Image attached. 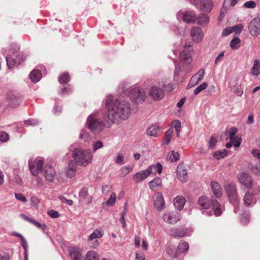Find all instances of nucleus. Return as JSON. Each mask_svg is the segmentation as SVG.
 <instances>
[{
  "label": "nucleus",
  "instance_id": "f257e3e1",
  "mask_svg": "<svg viewBox=\"0 0 260 260\" xmlns=\"http://www.w3.org/2000/svg\"><path fill=\"white\" fill-rule=\"evenodd\" d=\"M107 114L104 119L107 121L114 122L117 118L127 119L131 113L129 104L125 100L119 101L115 97L109 95L106 100Z\"/></svg>",
  "mask_w": 260,
  "mask_h": 260
},
{
  "label": "nucleus",
  "instance_id": "f03ea898",
  "mask_svg": "<svg viewBox=\"0 0 260 260\" xmlns=\"http://www.w3.org/2000/svg\"><path fill=\"white\" fill-rule=\"evenodd\" d=\"M92 154L89 150H83L81 149H75L73 152V157L77 164L86 166L90 163L92 158Z\"/></svg>",
  "mask_w": 260,
  "mask_h": 260
},
{
  "label": "nucleus",
  "instance_id": "7ed1b4c3",
  "mask_svg": "<svg viewBox=\"0 0 260 260\" xmlns=\"http://www.w3.org/2000/svg\"><path fill=\"white\" fill-rule=\"evenodd\" d=\"M224 187L230 202L234 206L237 205L239 202V199L236 184L233 182L227 183Z\"/></svg>",
  "mask_w": 260,
  "mask_h": 260
},
{
  "label": "nucleus",
  "instance_id": "20e7f679",
  "mask_svg": "<svg viewBox=\"0 0 260 260\" xmlns=\"http://www.w3.org/2000/svg\"><path fill=\"white\" fill-rule=\"evenodd\" d=\"M22 102V98L13 93H8L6 94L4 104L5 109H14L17 108Z\"/></svg>",
  "mask_w": 260,
  "mask_h": 260
},
{
  "label": "nucleus",
  "instance_id": "39448f33",
  "mask_svg": "<svg viewBox=\"0 0 260 260\" xmlns=\"http://www.w3.org/2000/svg\"><path fill=\"white\" fill-rule=\"evenodd\" d=\"M191 50L189 46H185L184 49L180 53V59L183 64H186V72H190L191 68L189 64L192 62V59L191 55Z\"/></svg>",
  "mask_w": 260,
  "mask_h": 260
},
{
  "label": "nucleus",
  "instance_id": "423d86ee",
  "mask_svg": "<svg viewBox=\"0 0 260 260\" xmlns=\"http://www.w3.org/2000/svg\"><path fill=\"white\" fill-rule=\"evenodd\" d=\"M129 96L135 103L143 102L146 98L144 90L139 87L132 88L129 92Z\"/></svg>",
  "mask_w": 260,
  "mask_h": 260
},
{
  "label": "nucleus",
  "instance_id": "0eeeda50",
  "mask_svg": "<svg viewBox=\"0 0 260 260\" xmlns=\"http://www.w3.org/2000/svg\"><path fill=\"white\" fill-rule=\"evenodd\" d=\"M43 164L44 161L41 158L29 161V169L32 175L37 176L42 171Z\"/></svg>",
  "mask_w": 260,
  "mask_h": 260
},
{
  "label": "nucleus",
  "instance_id": "6e6552de",
  "mask_svg": "<svg viewBox=\"0 0 260 260\" xmlns=\"http://www.w3.org/2000/svg\"><path fill=\"white\" fill-rule=\"evenodd\" d=\"M181 214L179 212L174 210L172 211H167L163 215L164 220L170 224H174L180 220Z\"/></svg>",
  "mask_w": 260,
  "mask_h": 260
},
{
  "label": "nucleus",
  "instance_id": "1a4fd4ad",
  "mask_svg": "<svg viewBox=\"0 0 260 260\" xmlns=\"http://www.w3.org/2000/svg\"><path fill=\"white\" fill-rule=\"evenodd\" d=\"M238 182L247 188H251L254 185L253 180L246 173L241 172L237 175Z\"/></svg>",
  "mask_w": 260,
  "mask_h": 260
},
{
  "label": "nucleus",
  "instance_id": "9d476101",
  "mask_svg": "<svg viewBox=\"0 0 260 260\" xmlns=\"http://www.w3.org/2000/svg\"><path fill=\"white\" fill-rule=\"evenodd\" d=\"M104 234V232L103 230L96 229L88 236V241L92 242L91 245L92 248H96L99 246V243L96 239L101 238L103 236Z\"/></svg>",
  "mask_w": 260,
  "mask_h": 260
},
{
  "label": "nucleus",
  "instance_id": "9b49d317",
  "mask_svg": "<svg viewBox=\"0 0 260 260\" xmlns=\"http://www.w3.org/2000/svg\"><path fill=\"white\" fill-rule=\"evenodd\" d=\"M248 28L250 34L253 36L260 34V23L258 18H254L249 24Z\"/></svg>",
  "mask_w": 260,
  "mask_h": 260
},
{
  "label": "nucleus",
  "instance_id": "f8f14e48",
  "mask_svg": "<svg viewBox=\"0 0 260 260\" xmlns=\"http://www.w3.org/2000/svg\"><path fill=\"white\" fill-rule=\"evenodd\" d=\"M87 125L91 131H95L101 129L102 123L93 116L90 115L87 119Z\"/></svg>",
  "mask_w": 260,
  "mask_h": 260
},
{
  "label": "nucleus",
  "instance_id": "ddd939ff",
  "mask_svg": "<svg viewBox=\"0 0 260 260\" xmlns=\"http://www.w3.org/2000/svg\"><path fill=\"white\" fill-rule=\"evenodd\" d=\"M150 95L156 100H159L164 96V90L159 86H153L149 90Z\"/></svg>",
  "mask_w": 260,
  "mask_h": 260
},
{
  "label": "nucleus",
  "instance_id": "4468645a",
  "mask_svg": "<svg viewBox=\"0 0 260 260\" xmlns=\"http://www.w3.org/2000/svg\"><path fill=\"white\" fill-rule=\"evenodd\" d=\"M44 176L47 181L52 182L55 178L56 172L51 166L46 165L44 169Z\"/></svg>",
  "mask_w": 260,
  "mask_h": 260
},
{
  "label": "nucleus",
  "instance_id": "2eb2a0df",
  "mask_svg": "<svg viewBox=\"0 0 260 260\" xmlns=\"http://www.w3.org/2000/svg\"><path fill=\"white\" fill-rule=\"evenodd\" d=\"M151 174V169L147 168L145 170L140 171L136 173L133 177V180L139 183L146 179Z\"/></svg>",
  "mask_w": 260,
  "mask_h": 260
},
{
  "label": "nucleus",
  "instance_id": "dca6fc26",
  "mask_svg": "<svg viewBox=\"0 0 260 260\" xmlns=\"http://www.w3.org/2000/svg\"><path fill=\"white\" fill-rule=\"evenodd\" d=\"M201 11L205 13H210L213 7V3L210 0H202L200 4H197Z\"/></svg>",
  "mask_w": 260,
  "mask_h": 260
},
{
  "label": "nucleus",
  "instance_id": "f3484780",
  "mask_svg": "<svg viewBox=\"0 0 260 260\" xmlns=\"http://www.w3.org/2000/svg\"><path fill=\"white\" fill-rule=\"evenodd\" d=\"M191 37L194 42L196 43L201 42L204 37L202 29L198 27H193L191 30Z\"/></svg>",
  "mask_w": 260,
  "mask_h": 260
},
{
  "label": "nucleus",
  "instance_id": "a211bd4d",
  "mask_svg": "<svg viewBox=\"0 0 260 260\" xmlns=\"http://www.w3.org/2000/svg\"><path fill=\"white\" fill-rule=\"evenodd\" d=\"M177 177L182 182H185L188 180L187 171L182 165H179L177 167Z\"/></svg>",
  "mask_w": 260,
  "mask_h": 260
},
{
  "label": "nucleus",
  "instance_id": "6ab92c4d",
  "mask_svg": "<svg viewBox=\"0 0 260 260\" xmlns=\"http://www.w3.org/2000/svg\"><path fill=\"white\" fill-rule=\"evenodd\" d=\"M154 206L158 211H161L165 207V201L160 192H157L155 194Z\"/></svg>",
  "mask_w": 260,
  "mask_h": 260
},
{
  "label": "nucleus",
  "instance_id": "aec40b11",
  "mask_svg": "<svg viewBox=\"0 0 260 260\" xmlns=\"http://www.w3.org/2000/svg\"><path fill=\"white\" fill-rule=\"evenodd\" d=\"M70 255L72 260H81L82 250L77 247H71L69 249Z\"/></svg>",
  "mask_w": 260,
  "mask_h": 260
},
{
  "label": "nucleus",
  "instance_id": "412c9836",
  "mask_svg": "<svg viewBox=\"0 0 260 260\" xmlns=\"http://www.w3.org/2000/svg\"><path fill=\"white\" fill-rule=\"evenodd\" d=\"M210 185L214 196L217 198H220L222 195V190L219 183L213 181H211Z\"/></svg>",
  "mask_w": 260,
  "mask_h": 260
},
{
  "label": "nucleus",
  "instance_id": "4be33fe9",
  "mask_svg": "<svg viewBox=\"0 0 260 260\" xmlns=\"http://www.w3.org/2000/svg\"><path fill=\"white\" fill-rule=\"evenodd\" d=\"M231 89L238 96H241L243 93L241 83L238 80H236L232 83Z\"/></svg>",
  "mask_w": 260,
  "mask_h": 260
},
{
  "label": "nucleus",
  "instance_id": "5701e85b",
  "mask_svg": "<svg viewBox=\"0 0 260 260\" xmlns=\"http://www.w3.org/2000/svg\"><path fill=\"white\" fill-rule=\"evenodd\" d=\"M205 74V70L201 69L197 74L193 75L190 79L189 84L192 86L195 85L199 81L203 79Z\"/></svg>",
  "mask_w": 260,
  "mask_h": 260
},
{
  "label": "nucleus",
  "instance_id": "b1692460",
  "mask_svg": "<svg viewBox=\"0 0 260 260\" xmlns=\"http://www.w3.org/2000/svg\"><path fill=\"white\" fill-rule=\"evenodd\" d=\"M211 201L206 196H202L199 198L198 205L201 209H208L210 207Z\"/></svg>",
  "mask_w": 260,
  "mask_h": 260
},
{
  "label": "nucleus",
  "instance_id": "393cba45",
  "mask_svg": "<svg viewBox=\"0 0 260 260\" xmlns=\"http://www.w3.org/2000/svg\"><path fill=\"white\" fill-rule=\"evenodd\" d=\"M79 197L81 201L86 204H89L92 202V198L88 194L87 189L83 188L80 191Z\"/></svg>",
  "mask_w": 260,
  "mask_h": 260
},
{
  "label": "nucleus",
  "instance_id": "a878e982",
  "mask_svg": "<svg viewBox=\"0 0 260 260\" xmlns=\"http://www.w3.org/2000/svg\"><path fill=\"white\" fill-rule=\"evenodd\" d=\"M149 186L153 191L158 190L162 186V180L160 178H155L149 182Z\"/></svg>",
  "mask_w": 260,
  "mask_h": 260
},
{
  "label": "nucleus",
  "instance_id": "bb28decb",
  "mask_svg": "<svg viewBox=\"0 0 260 260\" xmlns=\"http://www.w3.org/2000/svg\"><path fill=\"white\" fill-rule=\"evenodd\" d=\"M160 127L155 124L149 127L147 129V134L148 135L152 137H157L160 133Z\"/></svg>",
  "mask_w": 260,
  "mask_h": 260
},
{
  "label": "nucleus",
  "instance_id": "cd10ccee",
  "mask_svg": "<svg viewBox=\"0 0 260 260\" xmlns=\"http://www.w3.org/2000/svg\"><path fill=\"white\" fill-rule=\"evenodd\" d=\"M185 202V198L181 196H177L174 200V206L179 210H181L183 208Z\"/></svg>",
  "mask_w": 260,
  "mask_h": 260
},
{
  "label": "nucleus",
  "instance_id": "c85d7f7f",
  "mask_svg": "<svg viewBox=\"0 0 260 260\" xmlns=\"http://www.w3.org/2000/svg\"><path fill=\"white\" fill-rule=\"evenodd\" d=\"M211 203L212 205L215 215L216 216H220L222 214V211L219 203L215 199H211Z\"/></svg>",
  "mask_w": 260,
  "mask_h": 260
},
{
  "label": "nucleus",
  "instance_id": "c756f323",
  "mask_svg": "<svg viewBox=\"0 0 260 260\" xmlns=\"http://www.w3.org/2000/svg\"><path fill=\"white\" fill-rule=\"evenodd\" d=\"M183 20L187 22H191L193 21L197 22V19L195 17V14L192 11H187L185 12L183 15Z\"/></svg>",
  "mask_w": 260,
  "mask_h": 260
},
{
  "label": "nucleus",
  "instance_id": "7c9ffc66",
  "mask_svg": "<svg viewBox=\"0 0 260 260\" xmlns=\"http://www.w3.org/2000/svg\"><path fill=\"white\" fill-rule=\"evenodd\" d=\"M251 73L252 75L257 76L260 74V61L255 59L253 61V66L251 69Z\"/></svg>",
  "mask_w": 260,
  "mask_h": 260
},
{
  "label": "nucleus",
  "instance_id": "2f4dec72",
  "mask_svg": "<svg viewBox=\"0 0 260 260\" xmlns=\"http://www.w3.org/2000/svg\"><path fill=\"white\" fill-rule=\"evenodd\" d=\"M188 248L189 245L187 242L184 241H180L177 248L178 255L186 252Z\"/></svg>",
  "mask_w": 260,
  "mask_h": 260
},
{
  "label": "nucleus",
  "instance_id": "473e14b6",
  "mask_svg": "<svg viewBox=\"0 0 260 260\" xmlns=\"http://www.w3.org/2000/svg\"><path fill=\"white\" fill-rule=\"evenodd\" d=\"M245 205L250 206L255 203V200L253 198V196L249 191H247L243 198Z\"/></svg>",
  "mask_w": 260,
  "mask_h": 260
},
{
  "label": "nucleus",
  "instance_id": "72a5a7b5",
  "mask_svg": "<svg viewBox=\"0 0 260 260\" xmlns=\"http://www.w3.org/2000/svg\"><path fill=\"white\" fill-rule=\"evenodd\" d=\"M85 260H100L99 254L94 250H90L88 251L85 256Z\"/></svg>",
  "mask_w": 260,
  "mask_h": 260
},
{
  "label": "nucleus",
  "instance_id": "f704fd0d",
  "mask_svg": "<svg viewBox=\"0 0 260 260\" xmlns=\"http://www.w3.org/2000/svg\"><path fill=\"white\" fill-rule=\"evenodd\" d=\"M29 77L32 82H37L41 78V73L38 70H34L30 73Z\"/></svg>",
  "mask_w": 260,
  "mask_h": 260
},
{
  "label": "nucleus",
  "instance_id": "c9c22d12",
  "mask_svg": "<svg viewBox=\"0 0 260 260\" xmlns=\"http://www.w3.org/2000/svg\"><path fill=\"white\" fill-rule=\"evenodd\" d=\"M180 155L178 152H176L174 150L169 152L167 156V158L168 160L171 162H175L179 159Z\"/></svg>",
  "mask_w": 260,
  "mask_h": 260
},
{
  "label": "nucleus",
  "instance_id": "e433bc0d",
  "mask_svg": "<svg viewBox=\"0 0 260 260\" xmlns=\"http://www.w3.org/2000/svg\"><path fill=\"white\" fill-rule=\"evenodd\" d=\"M209 17L205 14H201L197 19V22L200 25H206L208 23Z\"/></svg>",
  "mask_w": 260,
  "mask_h": 260
},
{
  "label": "nucleus",
  "instance_id": "4c0bfd02",
  "mask_svg": "<svg viewBox=\"0 0 260 260\" xmlns=\"http://www.w3.org/2000/svg\"><path fill=\"white\" fill-rule=\"evenodd\" d=\"M228 151L225 149L216 151L213 153V157L216 159H220L223 158L228 155Z\"/></svg>",
  "mask_w": 260,
  "mask_h": 260
},
{
  "label": "nucleus",
  "instance_id": "58836bf2",
  "mask_svg": "<svg viewBox=\"0 0 260 260\" xmlns=\"http://www.w3.org/2000/svg\"><path fill=\"white\" fill-rule=\"evenodd\" d=\"M76 170V166L74 162L73 161L70 162L69 165V168L67 171V176L70 178L72 177L75 174Z\"/></svg>",
  "mask_w": 260,
  "mask_h": 260
},
{
  "label": "nucleus",
  "instance_id": "ea45409f",
  "mask_svg": "<svg viewBox=\"0 0 260 260\" xmlns=\"http://www.w3.org/2000/svg\"><path fill=\"white\" fill-rule=\"evenodd\" d=\"M173 130L172 128L169 129L165 134L164 140L163 142L164 144L168 145L171 141Z\"/></svg>",
  "mask_w": 260,
  "mask_h": 260
},
{
  "label": "nucleus",
  "instance_id": "a19ab883",
  "mask_svg": "<svg viewBox=\"0 0 260 260\" xmlns=\"http://www.w3.org/2000/svg\"><path fill=\"white\" fill-rule=\"evenodd\" d=\"M69 81L70 76L67 72L62 73L58 77V81L60 84L67 83Z\"/></svg>",
  "mask_w": 260,
  "mask_h": 260
},
{
  "label": "nucleus",
  "instance_id": "79ce46f5",
  "mask_svg": "<svg viewBox=\"0 0 260 260\" xmlns=\"http://www.w3.org/2000/svg\"><path fill=\"white\" fill-rule=\"evenodd\" d=\"M148 168L151 169V174L155 173L156 172H157L159 174H160L162 172V170L161 165L158 162L155 165H151Z\"/></svg>",
  "mask_w": 260,
  "mask_h": 260
},
{
  "label": "nucleus",
  "instance_id": "37998d69",
  "mask_svg": "<svg viewBox=\"0 0 260 260\" xmlns=\"http://www.w3.org/2000/svg\"><path fill=\"white\" fill-rule=\"evenodd\" d=\"M241 41L239 38H234L230 42V47L233 50H236L240 47Z\"/></svg>",
  "mask_w": 260,
  "mask_h": 260
},
{
  "label": "nucleus",
  "instance_id": "c03bdc74",
  "mask_svg": "<svg viewBox=\"0 0 260 260\" xmlns=\"http://www.w3.org/2000/svg\"><path fill=\"white\" fill-rule=\"evenodd\" d=\"M167 252L171 257H176L178 255L177 249L173 246H169L167 248Z\"/></svg>",
  "mask_w": 260,
  "mask_h": 260
},
{
  "label": "nucleus",
  "instance_id": "a18cd8bd",
  "mask_svg": "<svg viewBox=\"0 0 260 260\" xmlns=\"http://www.w3.org/2000/svg\"><path fill=\"white\" fill-rule=\"evenodd\" d=\"M116 200V194L115 192L112 193L110 198L107 201V205L109 206H113L115 204Z\"/></svg>",
  "mask_w": 260,
  "mask_h": 260
},
{
  "label": "nucleus",
  "instance_id": "49530a36",
  "mask_svg": "<svg viewBox=\"0 0 260 260\" xmlns=\"http://www.w3.org/2000/svg\"><path fill=\"white\" fill-rule=\"evenodd\" d=\"M172 235L174 237H182L186 234V232L184 230H176L172 233Z\"/></svg>",
  "mask_w": 260,
  "mask_h": 260
},
{
  "label": "nucleus",
  "instance_id": "de8ad7c7",
  "mask_svg": "<svg viewBox=\"0 0 260 260\" xmlns=\"http://www.w3.org/2000/svg\"><path fill=\"white\" fill-rule=\"evenodd\" d=\"M208 86V83L206 82L203 83L201 85L197 87L194 90L195 95L198 94L200 92L205 89Z\"/></svg>",
  "mask_w": 260,
  "mask_h": 260
},
{
  "label": "nucleus",
  "instance_id": "09e8293b",
  "mask_svg": "<svg viewBox=\"0 0 260 260\" xmlns=\"http://www.w3.org/2000/svg\"><path fill=\"white\" fill-rule=\"evenodd\" d=\"M173 126L174 127L175 129V131L177 133V136L178 137H179V133H180V129H181V123L178 120H174L173 123Z\"/></svg>",
  "mask_w": 260,
  "mask_h": 260
},
{
  "label": "nucleus",
  "instance_id": "8fccbe9b",
  "mask_svg": "<svg viewBox=\"0 0 260 260\" xmlns=\"http://www.w3.org/2000/svg\"><path fill=\"white\" fill-rule=\"evenodd\" d=\"M230 140L233 145L236 147H239L241 144V139L238 136H236L235 137L231 139Z\"/></svg>",
  "mask_w": 260,
  "mask_h": 260
},
{
  "label": "nucleus",
  "instance_id": "3c124183",
  "mask_svg": "<svg viewBox=\"0 0 260 260\" xmlns=\"http://www.w3.org/2000/svg\"><path fill=\"white\" fill-rule=\"evenodd\" d=\"M40 202L39 199L36 196H32L30 198L31 205L36 208H38Z\"/></svg>",
  "mask_w": 260,
  "mask_h": 260
},
{
  "label": "nucleus",
  "instance_id": "603ef678",
  "mask_svg": "<svg viewBox=\"0 0 260 260\" xmlns=\"http://www.w3.org/2000/svg\"><path fill=\"white\" fill-rule=\"evenodd\" d=\"M9 139V136L8 133L5 132H0V141L6 142Z\"/></svg>",
  "mask_w": 260,
  "mask_h": 260
},
{
  "label": "nucleus",
  "instance_id": "864d4df0",
  "mask_svg": "<svg viewBox=\"0 0 260 260\" xmlns=\"http://www.w3.org/2000/svg\"><path fill=\"white\" fill-rule=\"evenodd\" d=\"M124 156L123 154L119 153L115 157V162L118 164H124Z\"/></svg>",
  "mask_w": 260,
  "mask_h": 260
},
{
  "label": "nucleus",
  "instance_id": "5fc2aeb1",
  "mask_svg": "<svg viewBox=\"0 0 260 260\" xmlns=\"http://www.w3.org/2000/svg\"><path fill=\"white\" fill-rule=\"evenodd\" d=\"M6 60L9 69H11L15 66V61L10 56H7L6 57Z\"/></svg>",
  "mask_w": 260,
  "mask_h": 260
},
{
  "label": "nucleus",
  "instance_id": "6e6d98bb",
  "mask_svg": "<svg viewBox=\"0 0 260 260\" xmlns=\"http://www.w3.org/2000/svg\"><path fill=\"white\" fill-rule=\"evenodd\" d=\"M237 132L238 129L237 128L232 127L231 129H230V130L227 132L229 135V139H231L235 137L236 136H235V135Z\"/></svg>",
  "mask_w": 260,
  "mask_h": 260
},
{
  "label": "nucleus",
  "instance_id": "4d7b16f0",
  "mask_svg": "<svg viewBox=\"0 0 260 260\" xmlns=\"http://www.w3.org/2000/svg\"><path fill=\"white\" fill-rule=\"evenodd\" d=\"M244 7L246 8L253 9L256 7V4L255 2L253 1H250L245 3L244 4Z\"/></svg>",
  "mask_w": 260,
  "mask_h": 260
},
{
  "label": "nucleus",
  "instance_id": "13d9d810",
  "mask_svg": "<svg viewBox=\"0 0 260 260\" xmlns=\"http://www.w3.org/2000/svg\"><path fill=\"white\" fill-rule=\"evenodd\" d=\"M232 27L233 32H235L237 34H240L243 29V24H240L238 25H235Z\"/></svg>",
  "mask_w": 260,
  "mask_h": 260
},
{
  "label": "nucleus",
  "instance_id": "bf43d9fd",
  "mask_svg": "<svg viewBox=\"0 0 260 260\" xmlns=\"http://www.w3.org/2000/svg\"><path fill=\"white\" fill-rule=\"evenodd\" d=\"M217 143V139L215 137L212 136L209 142V148L210 149H213L215 147Z\"/></svg>",
  "mask_w": 260,
  "mask_h": 260
},
{
  "label": "nucleus",
  "instance_id": "052dcab7",
  "mask_svg": "<svg viewBox=\"0 0 260 260\" xmlns=\"http://www.w3.org/2000/svg\"><path fill=\"white\" fill-rule=\"evenodd\" d=\"M132 171L131 167H124L121 168V175L125 176Z\"/></svg>",
  "mask_w": 260,
  "mask_h": 260
},
{
  "label": "nucleus",
  "instance_id": "680f3d73",
  "mask_svg": "<svg viewBox=\"0 0 260 260\" xmlns=\"http://www.w3.org/2000/svg\"><path fill=\"white\" fill-rule=\"evenodd\" d=\"M31 223L32 224H33L34 225H35L36 226H37V228L42 229L43 230L45 229L46 228V225L43 224H41L39 222H38L37 221H36L34 219H33L32 220H31Z\"/></svg>",
  "mask_w": 260,
  "mask_h": 260
},
{
  "label": "nucleus",
  "instance_id": "e2e57ef3",
  "mask_svg": "<svg viewBox=\"0 0 260 260\" xmlns=\"http://www.w3.org/2000/svg\"><path fill=\"white\" fill-rule=\"evenodd\" d=\"M48 214L49 216L52 218H57L59 216V214L58 212L53 210H51L48 211Z\"/></svg>",
  "mask_w": 260,
  "mask_h": 260
},
{
  "label": "nucleus",
  "instance_id": "0e129e2a",
  "mask_svg": "<svg viewBox=\"0 0 260 260\" xmlns=\"http://www.w3.org/2000/svg\"><path fill=\"white\" fill-rule=\"evenodd\" d=\"M15 198L18 200L22 202H26L27 201L26 198L22 193H15Z\"/></svg>",
  "mask_w": 260,
  "mask_h": 260
},
{
  "label": "nucleus",
  "instance_id": "69168bd1",
  "mask_svg": "<svg viewBox=\"0 0 260 260\" xmlns=\"http://www.w3.org/2000/svg\"><path fill=\"white\" fill-rule=\"evenodd\" d=\"M103 146V143L101 141H98L93 144V149L95 151L99 148H102Z\"/></svg>",
  "mask_w": 260,
  "mask_h": 260
},
{
  "label": "nucleus",
  "instance_id": "338daca9",
  "mask_svg": "<svg viewBox=\"0 0 260 260\" xmlns=\"http://www.w3.org/2000/svg\"><path fill=\"white\" fill-rule=\"evenodd\" d=\"M233 32V30L232 27H227L223 30L222 32V36H227Z\"/></svg>",
  "mask_w": 260,
  "mask_h": 260
},
{
  "label": "nucleus",
  "instance_id": "774afa93",
  "mask_svg": "<svg viewBox=\"0 0 260 260\" xmlns=\"http://www.w3.org/2000/svg\"><path fill=\"white\" fill-rule=\"evenodd\" d=\"M252 154L255 157H257L260 159V150L257 149H253L252 150Z\"/></svg>",
  "mask_w": 260,
  "mask_h": 260
}]
</instances>
